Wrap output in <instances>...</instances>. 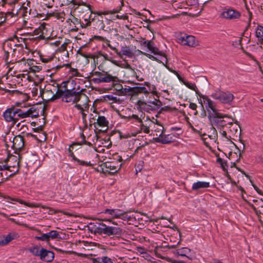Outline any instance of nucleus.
Returning a JSON list of instances; mask_svg holds the SVG:
<instances>
[{"label":"nucleus","mask_w":263,"mask_h":263,"mask_svg":"<svg viewBox=\"0 0 263 263\" xmlns=\"http://www.w3.org/2000/svg\"><path fill=\"white\" fill-rule=\"evenodd\" d=\"M93 77L91 81L95 84L103 83H110L111 86L117 91L119 95L121 96L123 86L119 83V79L116 76H114L108 71L103 70L102 71H94L92 73Z\"/></svg>","instance_id":"f257e3e1"},{"label":"nucleus","mask_w":263,"mask_h":263,"mask_svg":"<svg viewBox=\"0 0 263 263\" xmlns=\"http://www.w3.org/2000/svg\"><path fill=\"white\" fill-rule=\"evenodd\" d=\"M95 233L99 234H104L107 236L119 237L123 234V230L115 226H109L102 222L98 223V226H95Z\"/></svg>","instance_id":"f03ea898"},{"label":"nucleus","mask_w":263,"mask_h":263,"mask_svg":"<svg viewBox=\"0 0 263 263\" xmlns=\"http://www.w3.org/2000/svg\"><path fill=\"white\" fill-rule=\"evenodd\" d=\"M162 102L159 100L154 98L153 100L147 101L139 100L136 103V106L139 110L148 112H155L162 106Z\"/></svg>","instance_id":"7ed1b4c3"},{"label":"nucleus","mask_w":263,"mask_h":263,"mask_svg":"<svg viewBox=\"0 0 263 263\" xmlns=\"http://www.w3.org/2000/svg\"><path fill=\"white\" fill-rule=\"evenodd\" d=\"M211 97L215 100H218L223 104L231 105L234 96L232 93L229 91H222L220 89L215 90L212 93Z\"/></svg>","instance_id":"20e7f679"},{"label":"nucleus","mask_w":263,"mask_h":263,"mask_svg":"<svg viewBox=\"0 0 263 263\" xmlns=\"http://www.w3.org/2000/svg\"><path fill=\"white\" fill-rule=\"evenodd\" d=\"M200 102L202 107L203 104L207 110L209 117L212 118L213 116H217L218 110L217 109L216 103L211 100L208 96L201 95L200 96Z\"/></svg>","instance_id":"39448f33"},{"label":"nucleus","mask_w":263,"mask_h":263,"mask_svg":"<svg viewBox=\"0 0 263 263\" xmlns=\"http://www.w3.org/2000/svg\"><path fill=\"white\" fill-rule=\"evenodd\" d=\"M89 102V98L86 95L82 92L81 91H78L77 92V98L74 107L80 111H84L85 108H88Z\"/></svg>","instance_id":"423d86ee"},{"label":"nucleus","mask_w":263,"mask_h":263,"mask_svg":"<svg viewBox=\"0 0 263 263\" xmlns=\"http://www.w3.org/2000/svg\"><path fill=\"white\" fill-rule=\"evenodd\" d=\"M31 2L26 1L24 3L20 9V13L25 19L30 17H34L36 16V12L35 10H32L31 7Z\"/></svg>","instance_id":"0eeeda50"},{"label":"nucleus","mask_w":263,"mask_h":263,"mask_svg":"<svg viewBox=\"0 0 263 263\" xmlns=\"http://www.w3.org/2000/svg\"><path fill=\"white\" fill-rule=\"evenodd\" d=\"M25 52V51L22 44H16V46L13 49L12 54L13 59L10 60V61H12L10 63L13 64L25 61V58L23 57Z\"/></svg>","instance_id":"6e6552de"},{"label":"nucleus","mask_w":263,"mask_h":263,"mask_svg":"<svg viewBox=\"0 0 263 263\" xmlns=\"http://www.w3.org/2000/svg\"><path fill=\"white\" fill-rule=\"evenodd\" d=\"M16 46V44L12 40L6 41L3 45V49L4 50L3 58L5 60V62L7 63H10L12 61L9 59V54L11 53L13 51V49Z\"/></svg>","instance_id":"1a4fd4ad"},{"label":"nucleus","mask_w":263,"mask_h":263,"mask_svg":"<svg viewBox=\"0 0 263 263\" xmlns=\"http://www.w3.org/2000/svg\"><path fill=\"white\" fill-rule=\"evenodd\" d=\"M241 16L240 12L231 7L225 8L221 13V17L229 20L237 21Z\"/></svg>","instance_id":"9d476101"},{"label":"nucleus","mask_w":263,"mask_h":263,"mask_svg":"<svg viewBox=\"0 0 263 263\" xmlns=\"http://www.w3.org/2000/svg\"><path fill=\"white\" fill-rule=\"evenodd\" d=\"M178 41L183 45L190 47H195L198 45L197 41L194 36L187 35L186 34H181L180 36L178 37Z\"/></svg>","instance_id":"9b49d317"},{"label":"nucleus","mask_w":263,"mask_h":263,"mask_svg":"<svg viewBox=\"0 0 263 263\" xmlns=\"http://www.w3.org/2000/svg\"><path fill=\"white\" fill-rule=\"evenodd\" d=\"M212 118L214 125L217 128H227L230 122V121L224 119V118H227L226 115H223L219 112H217V116H213Z\"/></svg>","instance_id":"f8f14e48"},{"label":"nucleus","mask_w":263,"mask_h":263,"mask_svg":"<svg viewBox=\"0 0 263 263\" xmlns=\"http://www.w3.org/2000/svg\"><path fill=\"white\" fill-rule=\"evenodd\" d=\"M14 110L15 107H12L8 108L3 112V117L6 121L7 122H12L13 124H16L18 121Z\"/></svg>","instance_id":"ddd939ff"},{"label":"nucleus","mask_w":263,"mask_h":263,"mask_svg":"<svg viewBox=\"0 0 263 263\" xmlns=\"http://www.w3.org/2000/svg\"><path fill=\"white\" fill-rule=\"evenodd\" d=\"M41 96L42 99L46 101H53L54 98V92L53 90L52 85L48 84L45 86L43 91L41 92Z\"/></svg>","instance_id":"4468645a"},{"label":"nucleus","mask_w":263,"mask_h":263,"mask_svg":"<svg viewBox=\"0 0 263 263\" xmlns=\"http://www.w3.org/2000/svg\"><path fill=\"white\" fill-rule=\"evenodd\" d=\"M74 88L71 89H66V93L62 98V101L66 103L71 102L74 104L77 98V92Z\"/></svg>","instance_id":"2eb2a0df"},{"label":"nucleus","mask_w":263,"mask_h":263,"mask_svg":"<svg viewBox=\"0 0 263 263\" xmlns=\"http://www.w3.org/2000/svg\"><path fill=\"white\" fill-rule=\"evenodd\" d=\"M121 213V210L120 209H106L104 210L102 213L107 214L111 216L110 218L109 219H104L102 220L105 221H109L110 222H111L112 224L115 225H117V223L115 222L112 221L113 219H119L120 217V213Z\"/></svg>","instance_id":"dca6fc26"},{"label":"nucleus","mask_w":263,"mask_h":263,"mask_svg":"<svg viewBox=\"0 0 263 263\" xmlns=\"http://www.w3.org/2000/svg\"><path fill=\"white\" fill-rule=\"evenodd\" d=\"M96 124L100 127L107 126L108 124V121L104 116H101L98 115H96L92 118H90V122ZM96 126V125H95Z\"/></svg>","instance_id":"f3484780"},{"label":"nucleus","mask_w":263,"mask_h":263,"mask_svg":"<svg viewBox=\"0 0 263 263\" xmlns=\"http://www.w3.org/2000/svg\"><path fill=\"white\" fill-rule=\"evenodd\" d=\"M160 135H159V137H156L155 138V141L157 143H160L162 144H168L174 141L175 135L173 134H163L162 136H160Z\"/></svg>","instance_id":"a211bd4d"},{"label":"nucleus","mask_w":263,"mask_h":263,"mask_svg":"<svg viewBox=\"0 0 263 263\" xmlns=\"http://www.w3.org/2000/svg\"><path fill=\"white\" fill-rule=\"evenodd\" d=\"M12 147L14 149L21 151L25 145L24 139L21 135H17L14 137Z\"/></svg>","instance_id":"6ab92c4d"},{"label":"nucleus","mask_w":263,"mask_h":263,"mask_svg":"<svg viewBox=\"0 0 263 263\" xmlns=\"http://www.w3.org/2000/svg\"><path fill=\"white\" fill-rule=\"evenodd\" d=\"M41 254L40 259L46 262L52 261L54 257V254L52 251L47 250L43 248H41Z\"/></svg>","instance_id":"aec40b11"},{"label":"nucleus","mask_w":263,"mask_h":263,"mask_svg":"<svg viewBox=\"0 0 263 263\" xmlns=\"http://www.w3.org/2000/svg\"><path fill=\"white\" fill-rule=\"evenodd\" d=\"M65 89L64 90L61 89L59 87V85L58 83L54 82L52 84L53 90L54 92V98L53 99L57 100L59 98H62L65 96L66 93V89H67L65 86H64Z\"/></svg>","instance_id":"412c9836"},{"label":"nucleus","mask_w":263,"mask_h":263,"mask_svg":"<svg viewBox=\"0 0 263 263\" xmlns=\"http://www.w3.org/2000/svg\"><path fill=\"white\" fill-rule=\"evenodd\" d=\"M122 164L120 165H116L114 162H106L103 164V169L106 168L105 170V172H108L109 173H114L116 172L120 169Z\"/></svg>","instance_id":"4be33fe9"},{"label":"nucleus","mask_w":263,"mask_h":263,"mask_svg":"<svg viewBox=\"0 0 263 263\" xmlns=\"http://www.w3.org/2000/svg\"><path fill=\"white\" fill-rule=\"evenodd\" d=\"M85 16H86L84 19L85 22H83L80 20L74 17L71 20V22L75 25L76 27L77 26H79L82 28H85L87 26H90L91 24V22L89 21V16H86V15H85Z\"/></svg>","instance_id":"5701e85b"},{"label":"nucleus","mask_w":263,"mask_h":263,"mask_svg":"<svg viewBox=\"0 0 263 263\" xmlns=\"http://www.w3.org/2000/svg\"><path fill=\"white\" fill-rule=\"evenodd\" d=\"M11 201H16L19 202L21 204H24L25 205L30 207V208H42L45 209V207L43 206L41 203H29L25 201H23V200L20 199V198H10Z\"/></svg>","instance_id":"b1692460"},{"label":"nucleus","mask_w":263,"mask_h":263,"mask_svg":"<svg viewBox=\"0 0 263 263\" xmlns=\"http://www.w3.org/2000/svg\"><path fill=\"white\" fill-rule=\"evenodd\" d=\"M20 237L18 234L16 232L10 233L6 236H3V246L8 244L13 240L16 239Z\"/></svg>","instance_id":"393cba45"},{"label":"nucleus","mask_w":263,"mask_h":263,"mask_svg":"<svg viewBox=\"0 0 263 263\" xmlns=\"http://www.w3.org/2000/svg\"><path fill=\"white\" fill-rule=\"evenodd\" d=\"M68 153L69 156L72 158L73 161L77 162L78 165L84 166H91L92 165L90 161H86L77 158L73 152H68Z\"/></svg>","instance_id":"a878e982"},{"label":"nucleus","mask_w":263,"mask_h":263,"mask_svg":"<svg viewBox=\"0 0 263 263\" xmlns=\"http://www.w3.org/2000/svg\"><path fill=\"white\" fill-rule=\"evenodd\" d=\"M227 128H228V132H229L231 135L230 136V137L231 136H237V134L240 133L238 132V128H240L239 125L237 124H234L231 121H230Z\"/></svg>","instance_id":"bb28decb"},{"label":"nucleus","mask_w":263,"mask_h":263,"mask_svg":"<svg viewBox=\"0 0 263 263\" xmlns=\"http://www.w3.org/2000/svg\"><path fill=\"white\" fill-rule=\"evenodd\" d=\"M144 86H135L133 87L132 96H137L139 94L143 93L144 95L149 94V90Z\"/></svg>","instance_id":"cd10ccee"},{"label":"nucleus","mask_w":263,"mask_h":263,"mask_svg":"<svg viewBox=\"0 0 263 263\" xmlns=\"http://www.w3.org/2000/svg\"><path fill=\"white\" fill-rule=\"evenodd\" d=\"M44 111V108H39L35 106H33L30 107L27 110V113L28 114V117H31L32 118H36L39 115V112Z\"/></svg>","instance_id":"c85d7f7f"},{"label":"nucleus","mask_w":263,"mask_h":263,"mask_svg":"<svg viewBox=\"0 0 263 263\" xmlns=\"http://www.w3.org/2000/svg\"><path fill=\"white\" fill-rule=\"evenodd\" d=\"M210 186V183L205 181H197L193 184L192 189L193 191H197L201 189L208 188Z\"/></svg>","instance_id":"c756f323"},{"label":"nucleus","mask_w":263,"mask_h":263,"mask_svg":"<svg viewBox=\"0 0 263 263\" xmlns=\"http://www.w3.org/2000/svg\"><path fill=\"white\" fill-rule=\"evenodd\" d=\"M81 141L77 142H73L71 144H70L69 146L68 151V152H73V146L74 145H81L83 144L90 145V143L87 142L85 140V136L83 133H81L80 134Z\"/></svg>","instance_id":"7c9ffc66"},{"label":"nucleus","mask_w":263,"mask_h":263,"mask_svg":"<svg viewBox=\"0 0 263 263\" xmlns=\"http://www.w3.org/2000/svg\"><path fill=\"white\" fill-rule=\"evenodd\" d=\"M120 2H121V5L119 7H117L116 9H114L112 10L98 11L97 13V14L99 15H107V14H115V13L119 12L121 10L122 7L124 6L123 0H121Z\"/></svg>","instance_id":"2f4dec72"},{"label":"nucleus","mask_w":263,"mask_h":263,"mask_svg":"<svg viewBox=\"0 0 263 263\" xmlns=\"http://www.w3.org/2000/svg\"><path fill=\"white\" fill-rule=\"evenodd\" d=\"M14 112H15V114L16 115V116L17 119V121H18L20 119L28 117L27 110H26L24 109L15 107Z\"/></svg>","instance_id":"473e14b6"},{"label":"nucleus","mask_w":263,"mask_h":263,"mask_svg":"<svg viewBox=\"0 0 263 263\" xmlns=\"http://www.w3.org/2000/svg\"><path fill=\"white\" fill-rule=\"evenodd\" d=\"M126 68L130 70L132 72V76L136 78L137 81H144V79L143 77L141 76L140 73H141V71L139 70H135L134 69H133L132 66L127 64L126 66Z\"/></svg>","instance_id":"72a5a7b5"},{"label":"nucleus","mask_w":263,"mask_h":263,"mask_svg":"<svg viewBox=\"0 0 263 263\" xmlns=\"http://www.w3.org/2000/svg\"><path fill=\"white\" fill-rule=\"evenodd\" d=\"M191 252V250L186 247L182 248L176 250L174 253L175 255L181 256H186Z\"/></svg>","instance_id":"f704fd0d"},{"label":"nucleus","mask_w":263,"mask_h":263,"mask_svg":"<svg viewBox=\"0 0 263 263\" xmlns=\"http://www.w3.org/2000/svg\"><path fill=\"white\" fill-rule=\"evenodd\" d=\"M147 122V124H144L142 121L140 123L141 130L146 134H148L149 133V127L151 126L152 125H153L154 123L151 120H148Z\"/></svg>","instance_id":"c9c22d12"},{"label":"nucleus","mask_w":263,"mask_h":263,"mask_svg":"<svg viewBox=\"0 0 263 263\" xmlns=\"http://www.w3.org/2000/svg\"><path fill=\"white\" fill-rule=\"evenodd\" d=\"M256 36L263 45V26L258 25L255 31Z\"/></svg>","instance_id":"e433bc0d"},{"label":"nucleus","mask_w":263,"mask_h":263,"mask_svg":"<svg viewBox=\"0 0 263 263\" xmlns=\"http://www.w3.org/2000/svg\"><path fill=\"white\" fill-rule=\"evenodd\" d=\"M119 52H121V55H124L128 58H132L134 55L133 51L126 46H122Z\"/></svg>","instance_id":"4c0bfd02"},{"label":"nucleus","mask_w":263,"mask_h":263,"mask_svg":"<svg viewBox=\"0 0 263 263\" xmlns=\"http://www.w3.org/2000/svg\"><path fill=\"white\" fill-rule=\"evenodd\" d=\"M41 248L42 247L37 246H33L31 247L29 251L34 256L39 257L40 258L41 255Z\"/></svg>","instance_id":"58836bf2"},{"label":"nucleus","mask_w":263,"mask_h":263,"mask_svg":"<svg viewBox=\"0 0 263 263\" xmlns=\"http://www.w3.org/2000/svg\"><path fill=\"white\" fill-rule=\"evenodd\" d=\"M47 235L48 236V239L50 240V239H61V237L60 235V232L55 231L52 230L48 233H47Z\"/></svg>","instance_id":"ea45409f"},{"label":"nucleus","mask_w":263,"mask_h":263,"mask_svg":"<svg viewBox=\"0 0 263 263\" xmlns=\"http://www.w3.org/2000/svg\"><path fill=\"white\" fill-rule=\"evenodd\" d=\"M147 48L155 55H163L162 52L160 51L157 47H154L152 45L151 41L149 43L147 44Z\"/></svg>","instance_id":"a19ab883"},{"label":"nucleus","mask_w":263,"mask_h":263,"mask_svg":"<svg viewBox=\"0 0 263 263\" xmlns=\"http://www.w3.org/2000/svg\"><path fill=\"white\" fill-rule=\"evenodd\" d=\"M72 3L74 5H78V6H86L88 7H89V5H87L85 2H83L82 0H67L65 4L68 5Z\"/></svg>","instance_id":"79ce46f5"},{"label":"nucleus","mask_w":263,"mask_h":263,"mask_svg":"<svg viewBox=\"0 0 263 263\" xmlns=\"http://www.w3.org/2000/svg\"><path fill=\"white\" fill-rule=\"evenodd\" d=\"M155 128V132L156 133V136H157V137H159V135H160V136H162V135L164 133V129L163 126L159 124H157L156 126H154Z\"/></svg>","instance_id":"37998d69"},{"label":"nucleus","mask_w":263,"mask_h":263,"mask_svg":"<svg viewBox=\"0 0 263 263\" xmlns=\"http://www.w3.org/2000/svg\"><path fill=\"white\" fill-rule=\"evenodd\" d=\"M133 87L125 85L123 88L122 92H121V96L128 95L132 96Z\"/></svg>","instance_id":"c03bdc74"},{"label":"nucleus","mask_w":263,"mask_h":263,"mask_svg":"<svg viewBox=\"0 0 263 263\" xmlns=\"http://www.w3.org/2000/svg\"><path fill=\"white\" fill-rule=\"evenodd\" d=\"M183 83L189 89L193 90L196 92L199 91L195 83L189 82L186 81H183Z\"/></svg>","instance_id":"a18cd8bd"},{"label":"nucleus","mask_w":263,"mask_h":263,"mask_svg":"<svg viewBox=\"0 0 263 263\" xmlns=\"http://www.w3.org/2000/svg\"><path fill=\"white\" fill-rule=\"evenodd\" d=\"M100 54H102V51H98L94 54H89L85 57L87 58L92 59L95 62L96 60H97L100 57H101Z\"/></svg>","instance_id":"49530a36"},{"label":"nucleus","mask_w":263,"mask_h":263,"mask_svg":"<svg viewBox=\"0 0 263 263\" xmlns=\"http://www.w3.org/2000/svg\"><path fill=\"white\" fill-rule=\"evenodd\" d=\"M171 132H176V135H175V138H179L180 135H181L183 133V130L182 128L179 127H172L170 128Z\"/></svg>","instance_id":"de8ad7c7"},{"label":"nucleus","mask_w":263,"mask_h":263,"mask_svg":"<svg viewBox=\"0 0 263 263\" xmlns=\"http://www.w3.org/2000/svg\"><path fill=\"white\" fill-rule=\"evenodd\" d=\"M40 59L42 62L51 63L54 60L53 57H49L46 55H40Z\"/></svg>","instance_id":"09e8293b"},{"label":"nucleus","mask_w":263,"mask_h":263,"mask_svg":"<svg viewBox=\"0 0 263 263\" xmlns=\"http://www.w3.org/2000/svg\"><path fill=\"white\" fill-rule=\"evenodd\" d=\"M4 78V77L0 78V90H4L5 92H12L13 93L17 92H18V90H10L7 89H6V87L4 86V82L2 80V79Z\"/></svg>","instance_id":"8fccbe9b"},{"label":"nucleus","mask_w":263,"mask_h":263,"mask_svg":"<svg viewBox=\"0 0 263 263\" xmlns=\"http://www.w3.org/2000/svg\"><path fill=\"white\" fill-rule=\"evenodd\" d=\"M144 115L142 114L141 115V116L140 117H139V116L137 115H132V116H128V119H134L135 120L136 122H138V123H140L141 122H142V118H144Z\"/></svg>","instance_id":"3c124183"},{"label":"nucleus","mask_w":263,"mask_h":263,"mask_svg":"<svg viewBox=\"0 0 263 263\" xmlns=\"http://www.w3.org/2000/svg\"><path fill=\"white\" fill-rule=\"evenodd\" d=\"M119 219H121L123 220H127L129 221L131 219V217L130 216H128L126 212H123L122 210H121V213H120Z\"/></svg>","instance_id":"603ef678"},{"label":"nucleus","mask_w":263,"mask_h":263,"mask_svg":"<svg viewBox=\"0 0 263 263\" xmlns=\"http://www.w3.org/2000/svg\"><path fill=\"white\" fill-rule=\"evenodd\" d=\"M141 54L145 55L146 57L148 58L149 59H151L153 61H155L159 63H162V64H164V63L161 61H160V60L157 59L156 57H155L150 54H148V53H145L144 52H141Z\"/></svg>","instance_id":"864d4df0"},{"label":"nucleus","mask_w":263,"mask_h":263,"mask_svg":"<svg viewBox=\"0 0 263 263\" xmlns=\"http://www.w3.org/2000/svg\"><path fill=\"white\" fill-rule=\"evenodd\" d=\"M69 74L71 77H81V73L78 71L77 69L72 67L70 68Z\"/></svg>","instance_id":"5fc2aeb1"},{"label":"nucleus","mask_w":263,"mask_h":263,"mask_svg":"<svg viewBox=\"0 0 263 263\" xmlns=\"http://www.w3.org/2000/svg\"><path fill=\"white\" fill-rule=\"evenodd\" d=\"M105 99L107 101H111V103H117L119 100L116 97H114L112 95H108L105 96Z\"/></svg>","instance_id":"6e6d98bb"},{"label":"nucleus","mask_w":263,"mask_h":263,"mask_svg":"<svg viewBox=\"0 0 263 263\" xmlns=\"http://www.w3.org/2000/svg\"><path fill=\"white\" fill-rule=\"evenodd\" d=\"M35 239L37 240L49 241L48 236L47 233L43 234L40 236H36Z\"/></svg>","instance_id":"4d7b16f0"},{"label":"nucleus","mask_w":263,"mask_h":263,"mask_svg":"<svg viewBox=\"0 0 263 263\" xmlns=\"http://www.w3.org/2000/svg\"><path fill=\"white\" fill-rule=\"evenodd\" d=\"M106 45L107 47H109L112 50H113L118 55L121 56V52H119L118 49H117L116 47H113L111 46L109 43V41L108 40H106Z\"/></svg>","instance_id":"13d9d810"},{"label":"nucleus","mask_w":263,"mask_h":263,"mask_svg":"<svg viewBox=\"0 0 263 263\" xmlns=\"http://www.w3.org/2000/svg\"><path fill=\"white\" fill-rule=\"evenodd\" d=\"M217 162L220 164L223 168H224L225 165L227 164V161L220 157L217 159Z\"/></svg>","instance_id":"bf43d9fd"},{"label":"nucleus","mask_w":263,"mask_h":263,"mask_svg":"<svg viewBox=\"0 0 263 263\" xmlns=\"http://www.w3.org/2000/svg\"><path fill=\"white\" fill-rule=\"evenodd\" d=\"M163 65L165 66V67L171 72H172V73H174L177 77L180 80L181 78H180V74H179V73L178 72V71L175 70H173L172 68H170L166 64H163Z\"/></svg>","instance_id":"052dcab7"},{"label":"nucleus","mask_w":263,"mask_h":263,"mask_svg":"<svg viewBox=\"0 0 263 263\" xmlns=\"http://www.w3.org/2000/svg\"><path fill=\"white\" fill-rule=\"evenodd\" d=\"M29 69H30V71L35 72H39L40 70H41L42 68H41V67L39 66L33 65V66H32L31 67H30L29 68Z\"/></svg>","instance_id":"680f3d73"},{"label":"nucleus","mask_w":263,"mask_h":263,"mask_svg":"<svg viewBox=\"0 0 263 263\" xmlns=\"http://www.w3.org/2000/svg\"><path fill=\"white\" fill-rule=\"evenodd\" d=\"M11 166L6 164H0V171H5L7 170L10 171V168Z\"/></svg>","instance_id":"e2e57ef3"},{"label":"nucleus","mask_w":263,"mask_h":263,"mask_svg":"<svg viewBox=\"0 0 263 263\" xmlns=\"http://www.w3.org/2000/svg\"><path fill=\"white\" fill-rule=\"evenodd\" d=\"M214 131L215 134H214L213 135H208V137L212 141L215 142L216 139V137H217V134L216 129L214 128Z\"/></svg>","instance_id":"0e129e2a"},{"label":"nucleus","mask_w":263,"mask_h":263,"mask_svg":"<svg viewBox=\"0 0 263 263\" xmlns=\"http://www.w3.org/2000/svg\"><path fill=\"white\" fill-rule=\"evenodd\" d=\"M197 107V105L195 103H190L189 107L190 108H191L192 109L196 111V112L195 113V115H197V111L196 110Z\"/></svg>","instance_id":"69168bd1"},{"label":"nucleus","mask_w":263,"mask_h":263,"mask_svg":"<svg viewBox=\"0 0 263 263\" xmlns=\"http://www.w3.org/2000/svg\"><path fill=\"white\" fill-rule=\"evenodd\" d=\"M98 23H99L98 27H99L100 29L103 30H105V25L104 23H103V21L102 20L99 21Z\"/></svg>","instance_id":"338daca9"},{"label":"nucleus","mask_w":263,"mask_h":263,"mask_svg":"<svg viewBox=\"0 0 263 263\" xmlns=\"http://www.w3.org/2000/svg\"><path fill=\"white\" fill-rule=\"evenodd\" d=\"M167 261L171 263H186L185 262H184V261H182V260H174V259H170V258H169L167 260Z\"/></svg>","instance_id":"774afa93"}]
</instances>
